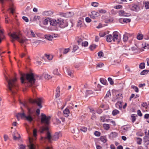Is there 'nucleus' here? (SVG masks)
Wrapping results in <instances>:
<instances>
[{
  "instance_id": "1",
  "label": "nucleus",
  "mask_w": 149,
  "mask_h": 149,
  "mask_svg": "<svg viewBox=\"0 0 149 149\" xmlns=\"http://www.w3.org/2000/svg\"><path fill=\"white\" fill-rule=\"evenodd\" d=\"M4 77L8 83L7 86L8 90L13 95L16 93L18 89V85L16 83L17 78L15 77L13 79H9L6 75H5Z\"/></svg>"
},
{
  "instance_id": "2",
  "label": "nucleus",
  "mask_w": 149,
  "mask_h": 149,
  "mask_svg": "<svg viewBox=\"0 0 149 149\" xmlns=\"http://www.w3.org/2000/svg\"><path fill=\"white\" fill-rule=\"evenodd\" d=\"M20 79L22 84L26 83V81L28 82L29 83V85H27L28 86H32L34 84L36 81L34 74L32 73L24 74L21 73Z\"/></svg>"
},
{
  "instance_id": "3",
  "label": "nucleus",
  "mask_w": 149,
  "mask_h": 149,
  "mask_svg": "<svg viewBox=\"0 0 149 149\" xmlns=\"http://www.w3.org/2000/svg\"><path fill=\"white\" fill-rule=\"evenodd\" d=\"M24 105L25 106L27 107L28 111L27 112L28 115H26L23 109L21 107L23 113H21V117L22 118H25L26 120L28 121L29 122H31L36 117L35 111L33 108H29L27 107L25 104H24Z\"/></svg>"
},
{
  "instance_id": "4",
  "label": "nucleus",
  "mask_w": 149,
  "mask_h": 149,
  "mask_svg": "<svg viewBox=\"0 0 149 149\" xmlns=\"http://www.w3.org/2000/svg\"><path fill=\"white\" fill-rule=\"evenodd\" d=\"M51 118L50 116H47L43 113L41 114V122L45 125V126H42L39 128V131L41 133H43L45 131H48L49 128L48 126L50 124V120Z\"/></svg>"
},
{
  "instance_id": "5",
  "label": "nucleus",
  "mask_w": 149,
  "mask_h": 149,
  "mask_svg": "<svg viewBox=\"0 0 149 149\" xmlns=\"http://www.w3.org/2000/svg\"><path fill=\"white\" fill-rule=\"evenodd\" d=\"M50 21V24L51 26L56 28L59 27L61 28H63L68 26V23L61 18L58 19L57 20L51 19Z\"/></svg>"
},
{
  "instance_id": "6",
  "label": "nucleus",
  "mask_w": 149,
  "mask_h": 149,
  "mask_svg": "<svg viewBox=\"0 0 149 149\" xmlns=\"http://www.w3.org/2000/svg\"><path fill=\"white\" fill-rule=\"evenodd\" d=\"M10 36L12 38L11 42L13 43L14 41L15 40H17L18 41L21 43H26V42L28 40L25 37L21 38L19 35L17 34L16 32H14L11 34Z\"/></svg>"
},
{
  "instance_id": "7",
  "label": "nucleus",
  "mask_w": 149,
  "mask_h": 149,
  "mask_svg": "<svg viewBox=\"0 0 149 149\" xmlns=\"http://www.w3.org/2000/svg\"><path fill=\"white\" fill-rule=\"evenodd\" d=\"M29 102L31 104H36L39 108L36 109V113L37 115H39L40 114V109L42 107V99L41 98H38L36 99L33 100L31 98H30L29 100Z\"/></svg>"
},
{
  "instance_id": "8",
  "label": "nucleus",
  "mask_w": 149,
  "mask_h": 149,
  "mask_svg": "<svg viewBox=\"0 0 149 149\" xmlns=\"http://www.w3.org/2000/svg\"><path fill=\"white\" fill-rule=\"evenodd\" d=\"M132 35L127 33H125L123 36V41L125 42H127L128 39L130 38V42H131L132 41V39L133 38V37L132 38Z\"/></svg>"
},
{
  "instance_id": "9",
  "label": "nucleus",
  "mask_w": 149,
  "mask_h": 149,
  "mask_svg": "<svg viewBox=\"0 0 149 149\" xmlns=\"http://www.w3.org/2000/svg\"><path fill=\"white\" fill-rule=\"evenodd\" d=\"M113 42H119L121 40L120 38L118 35V32L117 31L113 32Z\"/></svg>"
},
{
  "instance_id": "10",
  "label": "nucleus",
  "mask_w": 149,
  "mask_h": 149,
  "mask_svg": "<svg viewBox=\"0 0 149 149\" xmlns=\"http://www.w3.org/2000/svg\"><path fill=\"white\" fill-rule=\"evenodd\" d=\"M131 10L135 11H138L140 10L139 3H138L136 4H132L130 6Z\"/></svg>"
},
{
  "instance_id": "11",
  "label": "nucleus",
  "mask_w": 149,
  "mask_h": 149,
  "mask_svg": "<svg viewBox=\"0 0 149 149\" xmlns=\"http://www.w3.org/2000/svg\"><path fill=\"white\" fill-rule=\"evenodd\" d=\"M62 134L61 132H56L54 134L52 137V140H57L60 137L62 136Z\"/></svg>"
},
{
  "instance_id": "12",
  "label": "nucleus",
  "mask_w": 149,
  "mask_h": 149,
  "mask_svg": "<svg viewBox=\"0 0 149 149\" xmlns=\"http://www.w3.org/2000/svg\"><path fill=\"white\" fill-rule=\"evenodd\" d=\"M89 15L91 18L95 19L96 17L99 16L100 14L99 13L95 11L92 12L91 14H89Z\"/></svg>"
},
{
  "instance_id": "13",
  "label": "nucleus",
  "mask_w": 149,
  "mask_h": 149,
  "mask_svg": "<svg viewBox=\"0 0 149 149\" xmlns=\"http://www.w3.org/2000/svg\"><path fill=\"white\" fill-rule=\"evenodd\" d=\"M119 13L120 16L128 17L130 16V14L126 13L123 10H120L119 12Z\"/></svg>"
},
{
  "instance_id": "14",
  "label": "nucleus",
  "mask_w": 149,
  "mask_h": 149,
  "mask_svg": "<svg viewBox=\"0 0 149 149\" xmlns=\"http://www.w3.org/2000/svg\"><path fill=\"white\" fill-rule=\"evenodd\" d=\"M74 13L72 12H69L63 14V16L66 17H71L73 15Z\"/></svg>"
},
{
  "instance_id": "15",
  "label": "nucleus",
  "mask_w": 149,
  "mask_h": 149,
  "mask_svg": "<svg viewBox=\"0 0 149 149\" xmlns=\"http://www.w3.org/2000/svg\"><path fill=\"white\" fill-rule=\"evenodd\" d=\"M106 40L108 42H111L113 41V36L111 34H109L107 36Z\"/></svg>"
},
{
  "instance_id": "16",
  "label": "nucleus",
  "mask_w": 149,
  "mask_h": 149,
  "mask_svg": "<svg viewBox=\"0 0 149 149\" xmlns=\"http://www.w3.org/2000/svg\"><path fill=\"white\" fill-rule=\"evenodd\" d=\"M53 14V12L50 10L45 11L43 13V15L46 16H51Z\"/></svg>"
},
{
  "instance_id": "17",
  "label": "nucleus",
  "mask_w": 149,
  "mask_h": 149,
  "mask_svg": "<svg viewBox=\"0 0 149 149\" xmlns=\"http://www.w3.org/2000/svg\"><path fill=\"white\" fill-rule=\"evenodd\" d=\"M143 140L144 142L147 145L149 144V137L148 136H145L144 137Z\"/></svg>"
},
{
  "instance_id": "18",
  "label": "nucleus",
  "mask_w": 149,
  "mask_h": 149,
  "mask_svg": "<svg viewBox=\"0 0 149 149\" xmlns=\"http://www.w3.org/2000/svg\"><path fill=\"white\" fill-rule=\"evenodd\" d=\"M100 81L102 84L103 85H108L107 81L106 79L103 78H100Z\"/></svg>"
},
{
  "instance_id": "19",
  "label": "nucleus",
  "mask_w": 149,
  "mask_h": 149,
  "mask_svg": "<svg viewBox=\"0 0 149 149\" xmlns=\"http://www.w3.org/2000/svg\"><path fill=\"white\" fill-rule=\"evenodd\" d=\"M10 11V13L13 14L15 10V8L13 5H12L8 9Z\"/></svg>"
},
{
  "instance_id": "20",
  "label": "nucleus",
  "mask_w": 149,
  "mask_h": 149,
  "mask_svg": "<svg viewBox=\"0 0 149 149\" xmlns=\"http://www.w3.org/2000/svg\"><path fill=\"white\" fill-rule=\"evenodd\" d=\"M3 29L0 30V43L2 41V39H3L4 38V35H3Z\"/></svg>"
},
{
  "instance_id": "21",
  "label": "nucleus",
  "mask_w": 149,
  "mask_h": 149,
  "mask_svg": "<svg viewBox=\"0 0 149 149\" xmlns=\"http://www.w3.org/2000/svg\"><path fill=\"white\" fill-rule=\"evenodd\" d=\"M130 128L128 126H123L122 127V131L123 132H125L128 130Z\"/></svg>"
},
{
  "instance_id": "22",
  "label": "nucleus",
  "mask_w": 149,
  "mask_h": 149,
  "mask_svg": "<svg viewBox=\"0 0 149 149\" xmlns=\"http://www.w3.org/2000/svg\"><path fill=\"white\" fill-rule=\"evenodd\" d=\"M51 19L49 18H47L45 19L43 22V24L44 25H47L48 24L49 22L50 23V21L51 20Z\"/></svg>"
},
{
  "instance_id": "23",
  "label": "nucleus",
  "mask_w": 149,
  "mask_h": 149,
  "mask_svg": "<svg viewBox=\"0 0 149 149\" xmlns=\"http://www.w3.org/2000/svg\"><path fill=\"white\" fill-rule=\"evenodd\" d=\"M47 137H46V138L49 141H51L52 138L51 135L50 133L49 132H48L47 134Z\"/></svg>"
},
{
  "instance_id": "24",
  "label": "nucleus",
  "mask_w": 149,
  "mask_h": 149,
  "mask_svg": "<svg viewBox=\"0 0 149 149\" xmlns=\"http://www.w3.org/2000/svg\"><path fill=\"white\" fill-rule=\"evenodd\" d=\"M45 37L46 39L49 40H52V39L53 38V37L51 35H45Z\"/></svg>"
},
{
  "instance_id": "25",
  "label": "nucleus",
  "mask_w": 149,
  "mask_h": 149,
  "mask_svg": "<svg viewBox=\"0 0 149 149\" xmlns=\"http://www.w3.org/2000/svg\"><path fill=\"white\" fill-rule=\"evenodd\" d=\"M100 139L104 143H106L107 141V139L106 136H102L100 137Z\"/></svg>"
},
{
  "instance_id": "26",
  "label": "nucleus",
  "mask_w": 149,
  "mask_h": 149,
  "mask_svg": "<svg viewBox=\"0 0 149 149\" xmlns=\"http://www.w3.org/2000/svg\"><path fill=\"white\" fill-rule=\"evenodd\" d=\"M69 110L67 108L65 109L63 111V113L64 116L66 117L68 116V114L69 113Z\"/></svg>"
},
{
  "instance_id": "27",
  "label": "nucleus",
  "mask_w": 149,
  "mask_h": 149,
  "mask_svg": "<svg viewBox=\"0 0 149 149\" xmlns=\"http://www.w3.org/2000/svg\"><path fill=\"white\" fill-rule=\"evenodd\" d=\"M135 114H132L131 116V120L133 123H134L136 120V116H137Z\"/></svg>"
},
{
  "instance_id": "28",
  "label": "nucleus",
  "mask_w": 149,
  "mask_h": 149,
  "mask_svg": "<svg viewBox=\"0 0 149 149\" xmlns=\"http://www.w3.org/2000/svg\"><path fill=\"white\" fill-rule=\"evenodd\" d=\"M76 40L78 44L79 45L81 44L83 39L81 38L78 37L76 38Z\"/></svg>"
},
{
  "instance_id": "29",
  "label": "nucleus",
  "mask_w": 149,
  "mask_h": 149,
  "mask_svg": "<svg viewBox=\"0 0 149 149\" xmlns=\"http://www.w3.org/2000/svg\"><path fill=\"white\" fill-rule=\"evenodd\" d=\"M93 91L91 90H86V96H87L93 94Z\"/></svg>"
},
{
  "instance_id": "30",
  "label": "nucleus",
  "mask_w": 149,
  "mask_h": 149,
  "mask_svg": "<svg viewBox=\"0 0 149 149\" xmlns=\"http://www.w3.org/2000/svg\"><path fill=\"white\" fill-rule=\"evenodd\" d=\"M103 127L106 130H108L110 128L109 125L107 124L104 123L103 124Z\"/></svg>"
},
{
  "instance_id": "31",
  "label": "nucleus",
  "mask_w": 149,
  "mask_h": 149,
  "mask_svg": "<svg viewBox=\"0 0 149 149\" xmlns=\"http://www.w3.org/2000/svg\"><path fill=\"white\" fill-rule=\"evenodd\" d=\"M117 134L116 132H112L111 133L110 136L113 138H116L117 136Z\"/></svg>"
},
{
  "instance_id": "32",
  "label": "nucleus",
  "mask_w": 149,
  "mask_h": 149,
  "mask_svg": "<svg viewBox=\"0 0 149 149\" xmlns=\"http://www.w3.org/2000/svg\"><path fill=\"white\" fill-rule=\"evenodd\" d=\"M53 73L54 74L57 75L59 76L61 74L58 73V70L57 68L54 69L53 71Z\"/></svg>"
},
{
  "instance_id": "33",
  "label": "nucleus",
  "mask_w": 149,
  "mask_h": 149,
  "mask_svg": "<svg viewBox=\"0 0 149 149\" xmlns=\"http://www.w3.org/2000/svg\"><path fill=\"white\" fill-rule=\"evenodd\" d=\"M149 71L148 70H143L140 73V74L141 75H144L146 74H147Z\"/></svg>"
},
{
  "instance_id": "34",
  "label": "nucleus",
  "mask_w": 149,
  "mask_h": 149,
  "mask_svg": "<svg viewBox=\"0 0 149 149\" xmlns=\"http://www.w3.org/2000/svg\"><path fill=\"white\" fill-rule=\"evenodd\" d=\"M119 113V111L117 109H115L112 111V114L113 116H115L118 113Z\"/></svg>"
},
{
  "instance_id": "35",
  "label": "nucleus",
  "mask_w": 149,
  "mask_h": 149,
  "mask_svg": "<svg viewBox=\"0 0 149 149\" xmlns=\"http://www.w3.org/2000/svg\"><path fill=\"white\" fill-rule=\"evenodd\" d=\"M145 64L144 63H141L139 65V68L141 69H143L145 68Z\"/></svg>"
},
{
  "instance_id": "36",
  "label": "nucleus",
  "mask_w": 149,
  "mask_h": 149,
  "mask_svg": "<svg viewBox=\"0 0 149 149\" xmlns=\"http://www.w3.org/2000/svg\"><path fill=\"white\" fill-rule=\"evenodd\" d=\"M131 87L133 89H134V90L136 92L138 93L139 92V89L137 86L132 85L131 86Z\"/></svg>"
},
{
  "instance_id": "37",
  "label": "nucleus",
  "mask_w": 149,
  "mask_h": 149,
  "mask_svg": "<svg viewBox=\"0 0 149 149\" xmlns=\"http://www.w3.org/2000/svg\"><path fill=\"white\" fill-rule=\"evenodd\" d=\"M96 45L95 44H93L90 45L89 48L91 51L93 50L94 49L96 48Z\"/></svg>"
},
{
  "instance_id": "38",
  "label": "nucleus",
  "mask_w": 149,
  "mask_h": 149,
  "mask_svg": "<svg viewBox=\"0 0 149 149\" xmlns=\"http://www.w3.org/2000/svg\"><path fill=\"white\" fill-rule=\"evenodd\" d=\"M131 20L130 19L124 18L123 19V22L126 23L130 22Z\"/></svg>"
},
{
  "instance_id": "39",
  "label": "nucleus",
  "mask_w": 149,
  "mask_h": 149,
  "mask_svg": "<svg viewBox=\"0 0 149 149\" xmlns=\"http://www.w3.org/2000/svg\"><path fill=\"white\" fill-rule=\"evenodd\" d=\"M113 21V19L112 18H110L109 19H107L105 20V22L106 23H107L109 22H112Z\"/></svg>"
},
{
  "instance_id": "40",
  "label": "nucleus",
  "mask_w": 149,
  "mask_h": 149,
  "mask_svg": "<svg viewBox=\"0 0 149 149\" xmlns=\"http://www.w3.org/2000/svg\"><path fill=\"white\" fill-rule=\"evenodd\" d=\"M145 7L146 9L149 8V2L147 1L144 3Z\"/></svg>"
},
{
  "instance_id": "41",
  "label": "nucleus",
  "mask_w": 149,
  "mask_h": 149,
  "mask_svg": "<svg viewBox=\"0 0 149 149\" xmlns=\"http://www.w3.org/2000/svg\"><path fill=\"white\" fill-rule=\"evenodd\" d=\"M67 72L68 73V75L70 77H72L73 76V74L72 72H71L69 70L67 69Z\"/></svg>"
},
{
  "instance_id": "42",
  "label": "nucleus",
  "mask_w": 149,
  "mask_h": 149,
  "mask_svg": "<svg viewBox=\"0 0 149 149\" xmlns=\"http://www.w3.org/2000/svg\"><path fill=\"white\" fill-rule=\"evenodd\" d=\"M98 55L100 58L101 57H103L104 56V53L102 51H100L98 53Z\"/></svg>"
},
{
  "instance_id": "43",
  "label": "nucleus",
  "mask_w": 149,
  "mask_h": 149,
  "mask_svg": "<svg viewBox=\"0 0 149 149\" xmlns=\"http://www.w3.org/2000/svg\"><path fill=\"white\" fill-rule=\"evenodd\" d=\"M137 143L139 145H141V142L142 141V139L140 138H137Z\"/></svg>"
},
{
  "instance_id": "44",
  "label": "nucleus",
  "mask_w": 149,
  "mask_h": 149,
  "mask_svg": "<svg viewBox=\"0 0 149 149\" xmlns=\"http://www.w3.org/2000/svg\"><path fill=\"white\" fill-rule=\"evenodd\" d=\"M108 80L109 82L111 85H113V81L111 77H109L108 78Z\"/></svg>"
},
{
  "instance_id": "45",
  "label": "nucleus",
  "mask_w": 149,
  "mask_h": 149,
  "mask_svg": "<svg viewBox=\"0 0 149 149\" xmlns=\"http://www.w3.org/2000/svg\"><path fill=\"white\" fill-rule=\"evenodd\" d=\"M143 38V36L142 34H139L137 36V38L139 40H141Z\"/></svg>"
},
{
  "instance_id": "46",
  "label": "nucleus",
  "mask_w": 149,
  "mask_h": 149,
  "mask_svg": "<svg viewBox=\"0 0 149 149\" xmlns=\"http://www.w3.org/2000/svg\"><path fill=\"white\" fill-rule=\"evenodd\" d=\"M82 46L84 47H87L88 45V43L87 41H85L81 43Z\"/></svg>"
},
{
  "instance_id": "47",
  "label": "nucleus",
  "mask_w": 149,
  "mask_h": 149,
  "mask_svg": "<svg viewBox=\"0 0 149 149\" xmlns=\"http://www.w3.org/2000/svg\"><path fill=\"white\" fill-rule=\"evenodd\" d=\"M99 3L96 2H93L91 3V5L94 7H97L98 6Z\"/></svg>"
},
{
  "instance_id": "48",
  "label": "nucleus",
  "mask_w": 149,
  "mask_h": 149,
  "mask_svg": "<svg viewBox=\"0 0 149 149\" xmlns=\"http://www.w3.org/2000/svg\"><path fill=\"white\" fill-rule=\"evenodd\" d=\"M80 130L84 132H85L87 131V128L85 127H82L81 128Z\"/></svg>"
},
{
  "instance_id": "49",
  "label": "nucleus",
  "mask_w": 149,
  "mask_h": 149,
  "mask_svg": "<svg viewBox=\"0 0 149 149\" xmlns=\"http://www.w3.org/2000/svg\"><path fill=\"white\" fill-rule=\"evenodd\" d=\"M94 135L97 136H100V135L101 133L100 132L97 131H96L94 133Z\"/></svg>"
},
{
  "instance_id": "50",
  "label": "nucleus",
  "mask_w": 149,
  "mask_h": 149,
  "mask_svg": "<svg viewBox=\"0 0 149 149\" xmlns=\"http://www.w3.org/2000/svg\"><path fill=\"white\" fill-rule=\"evenodd\" d=\"M78 48V47L77 45H74L73 46L72 52H75L77 50Z\"/></svg>"
},
{
  "instance_id": "51",
  "label": "nucleus",
  "mask_w": 149,
  "mask_h": 149,
  "mask_svg": "<svg viewBox=\"0 0 149 149\" xmlns=\"http://www.w3.org/2000/svg\"><path fill=\"white\" fill-rule=\"evenodd\" d=\"M19 149H26L25 146L22 144H21L19 145Z\"/></svg>"
},
{
  "instance_id": "52",
  "label": "nucleus",
  "mask_w": 149,
  "mask_h": 149,
  "mask_svg": "<svg viewBox=\"0 0 149 149\" xmlns=\"http://www.w3.org/2000/svg\"><path fill=\"white\" fill-rule=\"evenodd\" d=\"M33 135L35 137H36L37 136V130L36 129H34L33 130Z\"/></svg>"
},
{
  "instance_id": "53",
  "label": "nucleus",
  "mask_w": 149,
  "mask_h": 149,
  "mask_svg": "<svg viewBox=\"0 0 149 149\" xmlns=\"http://www.w3.org/2000/svg\"><path fill=\"white\" fill-rule=\"evenodd\" d=\"M42 42H43V41L41 40H38L33 42V45H35L37 44H38Z\"/></svg>"
},
{
  "instance_id": "54",
  "label": "nucleus",
  "mask_w": 149,
  "mask_h": 149,
  "mask_svg": "<svg viewBox=\"0 0 149 149\" xmlns=\"http://www.w3.org/2000/svg\"><path fill=\"white\" fill-rule=\"evenodd\" d=\"M70 50L69 48L65 49L63 51V54H65L68 52Z\"/></svg>"
},
{
  "instance_id": "55",
  "label": "nucleus",
  "mask_w": 149,
  "mask_h": 149,
  "mask_svg": "<svg viewBox=\"0 0 149 149\" xmlns=\"http://www.w3.org/2000/svg\"><path fill=\"white\" fill-rule=\"evenodd\" d=\"M114 8L116 9H120L122 8V6L120 5H118L114 6Z\"/></svg>"
},
{
  "instance_id": "56",
  "label": "nucleus",
  "mask_w": 149,
  "mask_h": 149,
  "mask_svg": "<svg viewBox=\"0 0 149 149\" xmlns=\"http://www.w3.org/2000/svg\"><path fill=\"white\" fill-rule=\"evenodd\" d=\"M21 113H18L16 115V116L18 120H19V118L21 117Z\"/></svg>"
},
{
  "instance_id": "57",
  "label": "nucleus",
  "mask_w": 149,
  "mask_h": 149,
  "mask_svg": "<svg viewBox=\"0 0 149 149\" xmlns=\"http://www.w3.org/2000/svg\"><path fill=\"white\" fill-rule=\"evenodd\" d=\"M105 116H102L100 118V120L102 122L105 121Z\"/></svg>"
},
{
  "instance_id": "58",
  "label": "nucleus",
  "mask_w": 149,
  "mask_h": 149,
  "mask_svg": "<svg viewBox=\"0 0 149 149\" xmlns=\"http://www.w3.org/2000/svg\"><path fill=\"white\" fill-rule=\"evenodd\" d=\"M98 11L100 13H105L107 12V11L105 10L102 9Z\"/></svg>"
},
{
  "instance_id": "59",
  "label": "nucleus",
  "mask_w": 149,
  "mask_h": 149,
  "mask_svg": "<svg viewBox=\"0 0 149 149\" xmlns=\"http://www.w3.org/2000/svg\"><path fill=\"white\" fill-rule=\"evenodd\" d=\"M85 20L86 22L88 23H89L91 21V19L89 17H86L85 18Z\"/></svg>"
},
{
  "instance_id": "60",
  "label": "nucleus",
  "mask_w": 149,
  "mask_h": 149,
  "mask_svg": "<svg viewBox=\"0 0 149 149\" xmlns=\"http://www.w3.org/2000/svg\"><path fill=\"white\" fill-rule=\"evenodd\" d=\"M45 79H49L51 78V77L50 75H49L48 74H46L45 75Z\"/></svg>"
},
{
  "instance_id": "61",
  "label": "nucleus",
  "mask_w": 149,
  "mask_h": 149,
  "mask_svg": "<svg viewBox=\"0 0 149 149\" xmlns=\"http://www.w3.org/2000/svg\"><path fill=\"white\" fill-rule=\"evenodd\" d=\"M96 112L98 114H101L102 112V110L101 109L99 108L96 110Z\"/></svg>"
},
{
  "instance_id": "62",
  "label": "nucleus",
  "mask_w": 149,
  "mask_h": 149,
  "mask_svg": "<svg viewBox=\"0 0 149 149\" xmlns=\"http://www.w3.org/2000/svg\"><path fill=\"white\" fill-rule=\"evenodd\" d=\"M22 18L26 22H29V19L27 17L25 16H23L22 17Z\"/></svg>"
},
{
  "instance_id": "63",
  "label": "nucleus",
  "mask_w": 149,
  "mask_h": 149,
  "mask_svg": "<svg viewBox=\"0 0 149 149\" xmlns=\"http://www.w3.org/2000/svg\"><path fill=\"white\" fill-rule=\"evenodd\" d=\"M137 113L138 115L139 116L141 117L142 116V114L141 113V111L139 109L138 110Z\"/></svg>"
},
{
  "instance_id": "64",
  "label": "nucleus",
  "mask_w": 149,
  "mask_h": 149,
  "mask_svg": "<svg viewBox=\"0 0 149 149\" xmlns=\"http://www.w3.org/2000/svg\"><path fill=\"white\" fill-rule=\"evenodd\" d=\"M144 118L145 119H148V118H149V114L146 113L145 114Z\"/></svg>"
}]
</instances>
